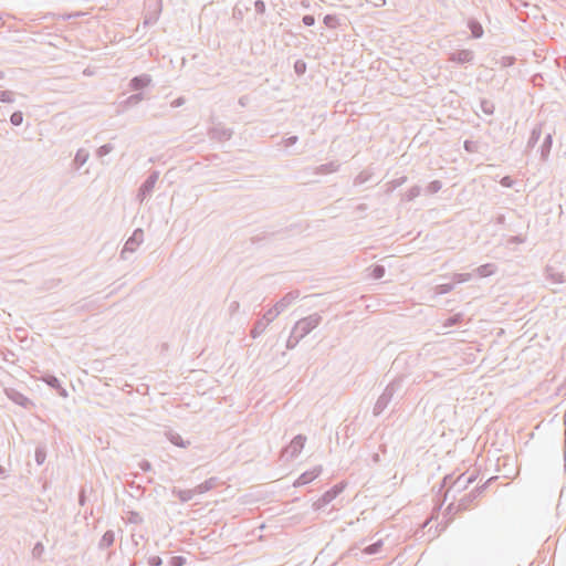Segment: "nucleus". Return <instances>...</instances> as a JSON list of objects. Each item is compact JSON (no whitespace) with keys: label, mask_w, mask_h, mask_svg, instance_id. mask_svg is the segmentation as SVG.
Returning a JSON list of instances; mask_svg holds the SVG:
<instances>
[{"label":"nucleus","mask_w":566,"mask_h":566,"mask_svg":"<svg viewBox=\"0 0 566 566\" xmlns=\"http://www.w3.org/2000/svg\"><path fill=\"white\" fill-rule=\"evenodd\" d=\"M11 123L15 126L20 125L22 123V114L21 113H13L11 115Z\"/></svg>","instance_id":"f257e3e1"},{"label":"nucleus","mask_w":566,"mask_h":566,"mask_svg":"<svg viewBox=\"0 0 566 566\" xmlns=\"http://www.w3.org/2000/svg\"><path fill=\"white\" fill-rule=\"evenodd\" d=\"M472 33L474 36L479 38L482 34V28L479 24H472L471 25Z\"/></svg>","instance_id":"f03ea898"},{"label":"nucleus","mask_w":566,"mask_h":566,"mask_svg":"<svg viewBox=\"0 0 566 566\" xmlns=\"http://www.w3.org/2000/svg\"><path fill=\"white\" fill-rule=\"evenodd\" d=\"M314 476H315L314 474H304V475H302V476L300 478V480H298V484L307 483V482H310L311 480H313V479H314Z\"/></svg>","instance_id":"7ed1b4c3"},{"label":"nucleus","mask_w":566,"mask_h":566,"mask_svg":"<svg viewBox=\"0 0 566 566\" xmlns=\"http://www.w3.org/2000/svg\"><path fill=\"white\" fill-rule=\"evenodd\" d=\"M303 22H304L305 25H313L314 22H315V19H314L313 15H305L303 18Z\"/></svg>","instance_id":"20e7f679"},{"label":"nucleus","mask_w":566,"mask_h":566,"mask_svg":"<svg viewBox=\"0 0 566 566\" xmlns=\"http://www.w3.org/2000/svg\"><path fill=\"white\" fill-rule=\"evenodd\" d=\"M335 21H336V19L332 15H326L324 19L325 24L331 25V27L334 25Z\"/></svg>","instance_id":"39448f33"}]
</instances>
